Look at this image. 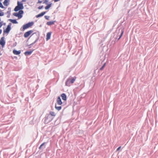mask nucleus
I'll list each match as a JSON object with an SVG mask.
<instances>
[{
	"mask_svg": "<svg viewBox=\"0 0 158 158\" xmlns=\"http://www.w3.org/2000/svg\"><path fill=\"white\" fill-rule=\"evenodd\" d=\"M48 0H45V1L43 2V3H45L46 4H48Z\"/></svg>",
	"mask_w": 158,
	"mask_h": 158,
	"instance_id": "obj_23",
	"label": "nucleus"
},
{
	"mask_svg": "<svg viewBox=\"0 0 158 158\" xmlns=\"http://www.w3.org/2000/svg\"><path fill=\"white\" fill-rule=\"evenodd\" d=\"M2 22H0V28L2 27Z\"/></svg>",
	"mask_w": 158,
	"mask_h": 158,
	"instance_id": "obj_29",
	"label": "nucleus"
},
{
	"mask_svg": "<svg viewBox=\"0 0 158 158\" xmlns=\"http://www.w3.org/2000/svg\"><path fill=\"white\" fill-rule=\"evenodd\" d=\"M60 0H54L55 2H57L59 1Z\"/></svg>",
	"mask_w": 158,
	"mask_h": 158,
	"instance_id": "obj_33",
	"label": "nucleus"
},
{
	"mask_svg": "<svg viewBox=\"0 0 158 158\" xmlns=\"http://www.w3.org/2000/svg\"><path fill=\"white\" fill-rule=\"evenodd\" d=\"M45 13V12H42L41 13L38 14V15H36V17L37 18L43 16L44 14Z\"/></svg>",
	"mask_w": 158,
	"mask_h": 158,
	"instance_id": "obj_14",
	"label": "nucleus"
},
{
	"mask_svg": "<svg viewBox=\"0 0 158 158\" xmlns=\"http://www.w3.org/2000/svg\"><path fill=\"white\" fill-rule=\"evenodd\" d=\"M42 2L41 1H39L38 3H41Z\"/></svg>",
	"mask_w": 158,
	"mask_h": 158,
	"instance_id": "obj_35",
	"label": "nucleus"
},
{
	"mask_svg": "<svg viewBox=\"0 0 158 158\" xmlns=\"http://www.w3.org/2000/svg\"><path fill=\"white\" fill-rule=\"evenodd\" d=\"M33 50L30 51H26L25 52L24 54H25V55L26 56L30 55L31 54V53L33 52Z\"/></svg>",
	"mask_w": 158,
	"mask_h": 158,
	"instance_id": "obj_17",
	"label": "nucleus"
},
{
	"mask_svg": "<svg viewBox=\"0 0 158 158\" xmlns=\"http://www.w3.org/2000/svg\"><path fill=\"white\" fill-rule=\"evenodd\" d=\"M51 33L49 32L47 33V35H46V40L48 41L49 40L51 37Z\"/></svg>",
	"mask_w": 158,
	"mask_h": 158,
	"instance_id": "obj_11",
	"label": "nucleus"
},
{
	"mask_svg": "<svg viewBox=\"0 0 158 158\" xmlns=\"http://www.w3.org/2000/svg\"><path fill=\"white\" fill-rule=\"evenodd\" d=\"M61 97H62V99L63 100L65 101L66 100V94L64 93L62 94L61 95Z\"/></svg>",
	"mask_w": 158,
	"mask_h": 158,
	"instance_id": "obj_12",
	"label": "nucleus"
},
{
	"mask_svg": "<svg viewBox=\"0 0 158 158\" xmlns=\"http://www.w3.org/2000/svg\"><path fill=\"white\" fill-rule=\"evenodd\" d=\"M2 54L0 52V56L2 55Z\"/></svg>",
	"mask_w": 158,
	"mask_h": 158,
	"instance_id": "obj_37",
	"label": "nucleus"
},
{
	"mask_svg": "<svg viewBox=\"0 0 158 158\" xmlns=\"http://www.w3.org/2000/svg\"><path fill=\"white\" fill-rule=\"evenodd\" d=\"M23 3L18 1L17 2V6L15 8L14 10L17 11L23 9Z\"/></svg>",
	"mask_w": 158,
	"mask_h": 158,
	"instance_id": "obj_3",
	"label": "nucleus"
},
{
	"mask_svg": "<svg viewBox=\"0 0 158 158\" xmlns=\"http://www.w3.org/2000/svg\"><path fill=\"white\" fill-rule=\"evenodd\" d=\"M121 148V147H119L117 149V151H118V150H120V149Z\"/></svg>",
	"mask_w": 158,
	"mask_h": 158,
	"instance_id": "obj_30",
	"label": "nucleus"
},
{
	"mask_svg": "<svg viewBox=\"0 0 158 158\" xmlns=\"http://www.w3.org/2000/svg\"><path fill=\"white\" fill-rule=\"evenodd\" d=\"M9 20L13 23L17 24L18 23V22L16 21V20L15 19H9Z\"/></svg>",
	"mask_w": 158,
	"mask_h": 158,
	"instance_id": "obj_18",
	"label": "nucleus"
},
{
	"mask_svg": "<svg viewBox=\"0 0 158 158\" xmlns=\"http://www.w3.org/2000/svg\"><path fill=\"white\" fill-rule=\"evenodd\" d=\"M4 37H2L0 40V44L3 47L5 44V42L4 40Z\"/></svg>",
	"mask_w": 158,
	"mask_h": 158,
	"instance_id": "obj_8",
	"label": "nucleus"
},
{
	"mask_svg": "<svg viewBox=\"0 0 158 158\" xmlns=\"http://www.w3.org/2000/svg\"><path fill=\"white\" fill-rule=\"evenodd\" d=\"M56 103L59 105H61L62 103L60 98L58 97L57 99Z\"/></svg>",
	"mask_w": 158,
	"mask_h": 158,
	"instance_id": "obj_9",
	"label": "nucleus"
},
{
	"mask_svg": "<svg viewBox=\"0 0 158 158\" xmlns=\"http://www.w3.org/2000/svg\"><path fill=\"white\" fill-rule=\"evenodd\" d=\"M4 13L1 11L0 12V16H2L4 15Z\"/></svg>",
	"mask_w": 158,
	"mask_h": 158,
	"instance_id": "obj_25",
	"label": "nucleus"
},
{
	"mask_svg": "<svg viewBox=\"0 0 158 158\" xmlns=\"http://www.w3.org/2000/svg\"><path fill=\"white\" fill-rule=\"evenodd\" d=\"M33 24V22H29L26 24L24 25L23 26V29L24 30L27 28L30 27Z\"/></svg>",
	"mask_w": 158,
	"mask_h": 158,
	"instance_id": "obj_4",
	"label": "nucleus"
},
{
	"mask_svg": "<svg viewBox=\"0 0 158 158\" xmlns=\"http://www.w3.org/2000/svg\"><path fill=\"white\" fill-rule=\"evenodd\" d=\"M23 10H20L19 11L18 13L17 17L19 19H20L22 17V15L23 14Z\"/></svg>",
	"mask_w": 158,
	"mask_h": 158,
	"instance_id": "obj_7",
	"label": "nucleus"
},
{
	"mask_svg": "<svg viewBox=\"0 0 158 158\" xmlns=\"http://www.w3.org/2000/svg\"><path fill=\"white\" fill-rule=\"evenodd\" d=\"M11 24L10 23L9 25H8L7 26V27L5 30H4L3 31V32L4 33H8L11 30Z\"/></svg>",
	"mask_w": 158,
	"mask_h": 158,
	"instance_id": "obj_5",
	"label": "nucleus"
},
{
	"mask_svg": "<svg viewBox=\"0 0 158 158\" xmlns=\"http://www.w3.org/2000/svg\"><path fill=\"white\" fill-rule=\"evenodd\" d=\"M13 15H14V16H16V17H17L18 13H14L13 14Z\"/></svg>",
	"mask_w": 158,
	"mask_h": 158,
	"instance_id": "obj_24",
	"label": "nucleus"
},
{
	"mask_svg": "<svg viewBox=\"0 0 158 158\" xmlns=\"http://www.w3.org/2000/svg\"><path fill=\"white\" fill-rule=\"evenodd\" d=\"M104 67L103 66L100 69V70H102L104 68Z\"/></svg>",
	"mask_w": 158,
	"mask_h": 158,
	"instance_id": "obj_31",
	"label": "nucleus"
},
{
	"mask_svg": "<svg viewBox=\"0 0 158 158\" xmlns=\"http://www.w3.org/2000/svg\"><path fill=\"white\" fill-rule=\"evenodd\" d=\"M9 0H5L3 2V4L5 6H7L9 3L8 2H9Z\"/></svg>",
	"mask_w": 158,
	"mask_h": 158,
	"instance_id": "obj_20",
	"label": "nucleus"
},
{
	"mask_svg": "<svg viewBox=\"0 0 158 158\" xmlns=\"http://www.w3.org/2000/svg\"><path fill=\"white\" fill-rule=\"evenodd\" d=\"M45 143H44L42 144L39 147V149H44L45 147V146H44Z\"/></svg>",
	"mask_w": 158,
	"mask_h": 158,
	"instance_id": "obj_16",
	"label": "nucleus"
},
{
	"mask_svg": "<svg viewBox=\"0 0 158 158\" xmlns=\"http://www.w3.org/2000/svg\"><path fill=\"white\" fill-rule=\"evenodd\" d=\"M76 79V77H70L69 78L66 82L65 85L67 86H69L70 84H73L74 82Z\"/></svg>",
	"mask_w": 158,
	"mask_h": 158,
	"instance_id": "obj_2",
	"label": "nucleus"
},
{
	"mask_svg": "<svg viewBox=\"0 0 158 158\" xmlns=\"http://www.w3.org/2000/svg\"><path fill=\"white\" fill-rule=\"evenodd\" d=\"M2 30H1V29L0 30V34L2 33Z\"/></svg>",
	"mask_w": 158,
	"mask_h": 158,
	"instance_id": "obj_36",
	"label": "nucleus"
},
{
	"mask_svg": "<svg viewBox=\"0 0 158 158\" xmlns=\"http://www.w3.org/2000/svg\"><path fill=\"white\" fill-rule=\"evenodd\" d=\"M123 32V30L122 28L119 27H118L115 32V35H116L115 38L116 39L118 38V40H119L122 37Z\"/></svg>",
	"mask_w": 158,
	"mask_h": 158,
	"instance_id": "obj_1",
	"label": "nucleus"
},
{
	"mask_svg": "<svg viewBox=\"0 0 158 158\" xmlns=\"http://www.w3.org/2000/svg\"><path fill=\"white\" fill-rule=\"evenodd\" d=\"M50 118V116H48L46 118L45 120V123H47L51 121V120H52L51 118H50L48 121V119L49 118Z\"/></svg>",
	"mask_w": 158,
	"mask_h": 158,
	"instance_id": "obj_13",
	"label": "nucleus"
},
{
	"mask_svg": "<svg viewBox=\"0 0 158 158\" xmlns=\"http://www.w3.org/2000/svg\"><path fill=\"white\" fill-rule=\"evenodd\" d=\"M55 109L58 111L60 110L61 109V106H57L56 104L55 105Z\"/></svg>",
	"mask_w": 158,
	"mask_h": 158,
	"instance_id": "obj_19",
	"label": "nucleus"
},
{
	"mask_svg": "<svg viewBox=\"0 0 158 158\" xmlns=\"http://www.w3.org/2000/svg\"><path fill=\"white\" fill-rule=\"evenodd\" d=\"M2 0H0V1H1Z\"/></svg>",
	"mask_w": 158,
	"mask_h": 158,
	"instance_id": "obj_40",
	"label": "nucleus"
},
{
	"mask_svg": "<svg viewBox=\"0 0 158 158\" xmlns=\"http://www.w3.org/2000/svg\"><path fill=\"white\" fill-rule=\"evenodd\" d=\"M13 53L14 54L16 55H18L20 53L21 51L19 50L18 51H17L16 50H13Z\"/></svg>",
	"mask_w": 158,
	"mask_h": 158,
	"instance_id": "obj_10",
	"label": "nucleus"
},
{
	"mask_svg": "<svg viewBox=\"0 0 158 158\" xmlns=\"http://www.w3.org/2000/svg\"><path fill=\"white\" fill-rule=\"evenodd\" d=\"M51 6V4H50L48 5L45 7V9L46 10H48L49 9Z\"/></svg>",
	"mask_w": 158,
	"mask_h": 158,
	"instance_id": "obj_21",
	"label": "nucleus"
},
{
	"mask_svg": "<svg viewBox=\"0 0 158 158\" xmlns=\"http://www.w3.org/2000/svg\"><path fill=\"white\" fill-rule=\"evenodd\" d=\"M1 21V18H0V21Z\"/></svg>",
	"mask_w": 158,
	"mask_h": 158,
	"instance_id": "obj_39",
	"label": "nucleus"
},
{
	"mask_svg": "<svg viewBox=\"0 0 158 158\" xmlns=\"http://www.w3.org/2000/svg\"><path fill=\"white\" fill-rule=\"evenodd\" d=\"M43 6H39L38 7V8L39 9H41L43 8Z\"/></svg>",
	"mask_w": 158,
	"mask_h": 158,
	"instance_id": "obj_28",
	"label": "nucleus"
},
{
	"mask_svg": "<svg viewBox=\"0 0 158 158\" xmlns=\"http://www.w3.org/2000/svg\"><path fill=\"white\" fill-rule=\"evenodd\" d=\"M33 32V31L30 30L26 32L24 34V37L25 38H27Z\"/></svg>",
	"mask_w": 158,
	"mask_h": 158,
	"instance_id": "obj_6",
	"label": "nucleus"
},
{
	"mask_svg": "<svg viewBox=\"0 0 158 158\" xmlns=\"http://www.w3.org/2000/svg\"><path fill=\"white\" fill-rule=\"evenodd\" d=\"M49 17L48 16H45V19L47 20L49 19Z\"/></svg>",
	"mask_w": 158,
	"mask_h": 158,
	"instance_id": "obj_26",
	"label": "nucleus"
},
{
	"mask_svg": "<svg viewBox=\"0 0 158 158\" xmlns=\"http://www.w3.org/2000/svg\"><path fill=\"white\" fill-rule=\"evenodd\" d=\"M37 40H36L34 42L32 43L31 44H30V45H31L34 44H35Z\"/></svg>",
	"mask_w": 158,
	"mask_h": 158,
	"instance_id": "obj_27",
	"label": "nucleus"
},
{
	"mask_svg": "<svg viewBox=\"0 0 158 158\" xmlns=\"http://www.w3.org/2000/svg\"><path fill=\"white\" fill-rule=\"evenodd\" d=\"M105 65H106V63H104V64L102 66H103L104 67L105 66Z\"/></svg>",
	"mask_w": 158,
	"mask_h": 158,
	"instance_id": "obj_34",
	"label": "nucleus"
},
{
	"mask_svg": "<svg viewBox=\"0 0 158 158\" xmlns=\"http://www.w3.org/2000/svg\"><path fill=\"white\" fill-rule=\"evenodd\" d=\"M55 21H51L49 22H48L47 23V24L48 25H51L54 24Z\"/></svg>",
	"mask_w": 158,
	"mask_h": 158,
	"instance_id": "obj_15",
	"label": "nucleus"
},
{
	"mask_svg": "<svg viewBox=\"0 0 158 158\" xmlns=\"http://www.w3.org/2000/svg\"><path fill=\"white\" fill-rule=\"evenodd\" d=\"M1 11V10L0 9V12Z\"/></svg>",
	"mask_w": 158,
	"mask_h": 158,
	"instance_id": "obj_38",
	"label": "nucleus"
},
{
	"mask_svg": "<svg viewBox=\"0 0 158 158\" xmlns=\"http://www.w3.org/2000/svg\"><path fill=\"white\" fill-rule=\"evenodd\" d=\"M50 114L52 116H55V113L53 111H51Z\"/></svg>",
	"mask_w": 158,
	"mask_h": 158,
	"instance_id": "obj_22",
	"label": "nucleus"
},
{
	"mask_svg": "<svg viewBox=\"0 0 158 158\" xmlns=\"http://www.w3.org/2000/svg\"><path fill=\"white\" fill-rule=\"evenodd\" d=\"M26 1V0H22V2H25Z\"/></svg>",
	"mask_w": 158,
	"mask_h": 158,
	"instance_id": "obj_32",
	"label": "nucleus"
}]
</instances>
